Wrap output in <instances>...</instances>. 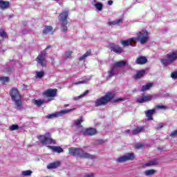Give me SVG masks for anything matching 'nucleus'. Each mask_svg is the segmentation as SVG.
I'll return each mask as SVG.
<instances>
[{
    "label": "nucleus",
    "instance_id": "52",
    "mask_svg": "<svg viewBox=\"0 0 177 177\" xmlns=\"http://www.w3.org/2000/svg\"><path fill=\"white\" fill-rule=\"evenodd\" d=\"M51 48L50 46H47L46 48V50H48V49H49V48Z\"/></svg>",
    "mask_w": 177,
    "mask_h": 177
},
{
    "label": "nucleus",
    "instance_id": "27",
    "mask_svg": "<svg viewBox=\"0 0 177 177\" xmlns=\"http://www.w3.org/2000/svg\"><path fill=\"white\" fill-rule=\"evenodd\" d=\"M88 93H89V91L86 90L84 93H83L80 95L74 97L73 100H80V99H82V97H84V96H86V95H88Z\"/></svg>",
    "mask_w": 177,
    "mask_h": 177
},
{
    "label": "nucleus",
    "instance_id": "2",
    "mask_svg": "<svg viewBox=\"0 0 177 177\" xmlns=\"http://www.w3.org/2000/svg\"><path fill=\"white\" fill-rule=\"evenodd\" d=\"M177 60V50H173L168 53L164 58L160 59V62L163 66H169L172 63H175Z\"/></svg>",
    "mask_w": 177,
    "mask_h": 177
},
{
    "label": "nucleus",
    "instance_id": "53",
    "mask_svg": "<svg viewBox=\"0 0 177 177\" xmlns=\"http://www.w3.org/2000/svg\"><path fill=\"white\" fill-rule=\"evenodd\" d=\"M126 132H127V133L129 132V130H127Z\"/></svg>",
    "mask_w": 177,
    "mask_h": 177
},
{
    "label": "nucleus",
    "instance_id": "15",
    "mask_svg": "<svg viewBox=\"0 0 177 177\" xmlns=\"http://www.w3.org/2000/svg\"><path fill=\"white\" fill-rule=\"evenodd\" d=\"M83 135H89L90 136H93V135H96L97 133V131H96L95 129L93 128H89V129H83Z\"/></svg>",
    "mask_w": 177,
    "mask_h": 177
},
{
    "label": "nucleus",
    "instance_id": "33",
    "mask_svg": "<svg viewBox=\"0 0 177 177\" xmlns=\"http://www.w3.org/2000/svg\"><path fill=\"white\" fill-rule=\"evenodd\" d=\"M45 75V72L44 71H36L35 78H42Z\"/></svg>",
    "mask_w": 177,
    "mask_h": 177
},
{
    "label": "nucleus",
    "instance_id": "24",
    "mask_svg": "<svg viewBox=\"0 0 177 177\" xmlns=\"http://www.w3.org/2000/svg\"><path fill=\"white\" fill-rule=\"evenodd\" d=\"M145 74H146V71L145 70L138 71L137 72V74L134 76V78L136 80H139V78H142V77H143Z\"/></svg>",
    "mask_w": 177,
    "mask_h": 177
},
{
    "label": "nucleus",
    "instance_id": "38",
    "mask_svg": "<svg viewBox=\"0 0 177 177\" xmlns=\"http://www.w3.org/2000/svg\"><path fill=\"white\" fill-rule=\"evenodd\" d=\"M4 71L6 73H8V74H10V73H12V71H13V68L6 66Z\"/></svg>",
    "mask_w": 177,
    "mask_h": 177
},
{
    "label": "nucleus",
    "instance_id": "3",
    "mask_svg": "<svg viewBox=\"0 0 177 177\" xmlns=\"http://www.w3.org/2000/svg\"><path fill=\"white\" fill-rule=\"evenodd\" d=\"M12 100L15 103L17 109H21V95L17 88H12L10 93Z\"/></svg>",
    "mask_w": 177,
    "mask_h": 177
},
{
    "label": "nucleus",
    "instance_id": "4",
    "mask_svg": "<svg viewBox=\"0 0 177 177\" xmlns=\"http://www.w3.org/2000/svg\"><path fill=\"white\" fill-rule=\"evenodd\" d=\"M114 98V93H108L104 97L97 99L95 102V107H99V106H103L107 104L109 102Z\"/></svg>",
    "mask_w": 177,
    "mask_h": 177
},
{
    "label": "nucleus",
    "instance_id": "48",
    "mask_svg": "<svg viewBox=\"0 0 177 177\" xmlns=\"http://www.w3.org/2000/svg\"><path fill=\"white\" fill-rule=\"evenodd\" d=\"M164 125L162 124H158V127H156V129H161Z\"/></svg>",
    "mask_w": 177,
    "mask_h": 177
},
{
    "label": "nucleus",
    "instance_id": "51",
    "mask_svg": "<svg viewBox=\"0 0 177 177\" xmlns=\"http://www.w3.org/2000/svg\"><path fill=\"white\" fill-rule=\"evenodd\" d=\"M108 5H109L110 6H111V5H113V1L109 0V1H108Z\"/></svg>",
    "mask_w": 177,
    "mask_h": 177
},
{
    "label": "nucleus",
    "instance_id": "34",
    "mask_svg": "<svg viewBox=\"0 0 177 177\" xmlns=\"http://www.w3.org/2000/svg\"><path fill=\"white\" fill-rule=\"evenodd\" d=\"M9 77H0V81L2 82V84H8L9 82Z\"/></svg>",
    "mask_w": 177,
    "mask_h": 177
},
{
    "label": "nucleus",
    "instance_id": "6",
    "mask_svg": "<svg viewBox=\"0 0 177 177\" xmlns=\"http://www.w3.org/2000/svg\"><path fill=\"white\" fill-rule=\"evenodd\" d=\"M38 139L41 145H56V141L50 137V133H46L45 135L39 136Z\"/></svg>",
    "mask_w": 177,
    "mask_h": 177
},
{
    "label": "nucleus",
    "instance_id": "16",
    "mask_svg": "<svg viewBox=\"0 0 177 177\" xmlns=\"http://www.w3.org/2000/svg\"><path fill=\"white\" fill-rule=\"evenodd\" d=\"M10 6V3L9 1L0 0V9H1V10H6V9H9Z\"/></svg>",
    "mask_w": 177,
    "mask_h": 177
},
{
    "label": "nucleus",
    "instance_id": "14",
    "mask_svg": "<svg viewBox=\"0 0 177 177\" xmlns=\"http://www.w3.org/2000/svg\"><path fill=\"white\" fill-rule=\"evenodd\" d=\"M57 92V89L49 88L44 93V96H46V97H55V96H56Z\"/></svg>",
    "mask_w": 177,
    "mask_h": 177
},
{
    "label": "nucleus",
    "instance_id": "5",
    "mask_svg": "<svg viewBox=\"0 0 177 177\" xmlns=\"http://www.w3.org/2000/svg\"><path fill=\"white\" fill-rule=\"evenodd\" d=\"M67 17H68V10H63L58 17V20L59 21V23H61L63 32H66V31H67Z\"/></svg>",
    "mask_w": 177,
    "mask_h": 177
},
{
    "label": "nucleus",
    "instance_id": "45",
    "mask_svg": "<svg viewBox=\"0 0 177 177\" xmlns=\"http://www.w3.org/2000/svg\"><path fill=\"white\" fill-rule=\"evenodd\" d=\"M84 177H95V174L93 173L86 174Z\"/></svg>",
    "mask_w": 177,
    "mask_h": 177
},
{
    "label": "nucleus",
    "instance_id": "11",
    "mask_svg": "<svg viewBox=\"0 0 177 177\" xmlns=\"http://www.w3.org/2000/svg\"><path fill=\"white\" fill-rule=\"evenodd\" d=\"M138 39L136 37H132L128 39L127 40H121L120 43L122 46H135V44H136Z\"/></svg>",
    "mask_w": 177,
    "mask_h": 177
},
{
    "label": "nucleus",
    "instance_id": "23",
    "mask_svg": "<svg viewBox=\"0 0 177 177\" xmlns=\"http://www.w3.org/2000/svg\"><path fill=\"white\" fill-rule=\"evenodd\" d=\"M147 62V59L145 57H139L137 58L136 64H145Z\"/></svg>",
    "mask_w": 177,
    "mask_h": 177
},
{
    "label": "nucleus",
    "instance_id": "47",
    "mask_svg": "<svg viewBox=\"0 0 177 177\" xmlns=\"http://www.w3.org/2000/svg\"><path fill=\"white\" fill-rule=\"evenodd\" d=\"M125 99L124 98H117L115 100V102H124Z\"/></svg>",
    "mask_w": 177,
    "mask_h": 177
},
{
    "label": "nucleus",
    "instance_id": "40",
    "mask_svg": "<svg viewBox=\"0 0 177 177\" xmlns=\"http://www.w3.org/2000/svg\"><path fill=\"white\" fill-rule=\"evenodd\" d=\"M171 77L173 80H176V78H177V71H175L172 72L171 74Z\"/></svg>",
    "mask_w": 177,
    "mask_h": 177
},
{
    "label": "nucleus",
    "instance_id": "8",
    "mask_svg": "<svg viewBox=\"0 0 177 177\" xmlns=\"http://www.w3.org/2000/svg\"><path fill=\"white\" fill-rule=\"evenodd\" d=\"M125 64L126 62L124 61H120L115 63L111 66V70L108 72V77H114V75H115V73H117V68H118V67H124Z\"/></svg>",
    "mask_w": 177,
    "mask_h": 177
},
{
    "label": "nucleus",
    "instance_id": "31",
    "mask_svg": "<svg viewBox=\"0 0 177 177\" xmlns=\"http://www.w3.org/2000/svg\"><path fill=\"white\" fill-rule=\"evenodd\" d=\"M88 56H91V50H88L85 54H84L82 56H81L79 58V60L80 62H82V60H84V59H86V57H88Z\"/></svg>",
    "mask_w": 177,
    "mask_h": 177
},
{
    "label": "nucleus",
    "instance_id": "29",
    "mask_svg": "<svg viewBox=\"0 0 177 177\" xmlns=\"http://www.w3.org/2000/svg\"><path fill=\"white\" fill-rule=\"evenodd\" d=\"M145 175L146 176H151L156 174V170L154 169H150V170H147L144 172Z\"/></svg>",
    "mask_w": 177,
    "mask_h": 177
},
{
    "label": "nucleus",
    "instance_id": "49",
    "mask_svg": "<svg viewBox=\"0 0 177 177\" xmlns=\"http://www.w3.org/2000/svg\"><path fill=\"white\" fill-rule=\"evenodd\" d=\"M104 141H103V140H97L98 145H102V144L104 143Z\"/></svg>",
    "mask_w": 177,
    "mask_h": 177
},
{
    "label": "nucleus",
    "instance_id": "35",
    "mask_svg": "<svg viewBox=\"0 0 177 177\" xmlns=\"http://www.w3.org/2000/svg\"><path fill=\"white\" fill-rule=\"evenodd\" d=\"M73 55V51H66L65 53V55H64V57L65 59H71V56Z\"/></svg>",
    "mask_w": 177,
    "mask_h": 177
},
{
    "label": "nucleus",
    "instance_id": "30",
    "mask_svg": "<svg viewBox=\"0 0 177 177\" xmlns=\"http://www.w3.org/2000/svg\"><path fill=\"white\" fill-rule=\"evenodd\" d=\"M21 175L22 176H31V175H32V171L26 170V171H21Z\"/></svg>",
    "mask_w": 177,
    "mask_h": 177
},
{
    "label": "nucleus",
    "instance_id": "41",
    "mask_svg": "<svg viewBox=\"0 0 177 177\" xmlns=\"http://www.w3.org/2000/svg\"><path fill=\"white\" fill-rule=\"evenodd\" d=\"M138 103H145L146 101L145 100V97H140L137 100Z\"/></svg>",
    "mask_w": 177,
    "mask_h": 177
},
{
    "label": "nucleus",
    "instance_id": "13",
    "mask_svg": "<svg viewBox=\"0 0 177 177\" xmlns=\"http://www.w3.org/2000/svg\"><path fill=\"white\" fill-rule=\"evenodd\" d=\"M82 122H84V119L82 118L77 119L74 122V125L76 129H77V131H79L80 133L84 131V127H82V125H81Z\"/></svg>",
    "mask_w": 177,
    "mask_h": 177
},
{
    "label": "nucleus",
    "instance_id": "17",
    "mask_svg": "<svg viewBox=\"0 0 177 177\" xmlns=\"http://www.w3.org/2000/svg\"><path fill=\"white\" fill-rule=\"evenodd\" d=\"M58 167H60V161H55L52 163H50L47 166L48 169H56V168H58Z\"/></svg>",
    "mask_w": 177,
    "mask_h": 177
},
{
    "label": "nucleus",
    "instance_id": "9",
    "mask_svg": "<svg viewBox=\"0 0 177 177\" xmlns=\"http://www.w3.org/2000/svg\"><path fill=\"white\" fill-rule=\"evenodd\" d=\"M73 109H66V110H62L61 111L55 112L52 114H48L46 116V118L47 120H53V118H58V117H63L64 114H67V113H70Z\"/></svg>",
    "mask_w": 177,
    "mask_h": 177
},
{
    "label": "nucleus",
    "instance_id": "32",
    "mask_svg": "<svg viewBox=\"0 0 177 177\" xmlns=\"http://www.w3.org/2000/svg\"><path fill=\"white\" fill-rule=\"evenodd\" d=\"M140 132H143V127H137L136 129L133 130L132 133L133 135H138L140 133Z\"/></svg>",
    "mask_w": 177,
    "mask_h": 177
},
{
    "label": "nucleus",
    "instance_id": "44",
    "mask_svg": "<svg viewBox=\"0 0 177 177\" xmlns=\"http://www.w3.org/2000/svg\"><path fill=\"white\" fill-rule=\"evenodd\" d=\"M170 136L171 138H174V136H177V129L172 131L171 133L170 134Z\"/></svg>",
    "mask_w": 177,
    "mask_h": 177
},
{
    "label": "nucleus",
    "instance_id": "12",
    "mask_svg": "<svg viewBox=\"0 0 177 177\" xmlns=\"http://www.w3.org/2000/svg\"><path fill=\"white\" fill-rule=\"evenodd\" d=\"M46 52V51L39 55L36 59L38 64H40L42 67H45L46 66V60L45 59V56L46 55L45 53Z\"/></svg>",
    "mask_w": 177,
    "mask_h": 177
},
{
    "label": "nucleus",
    "instance_id": "43",
    "mask_svg": "<svg viewBox=\"0 0 177 177\" xmlns=\"http://www.w3.org/2000/svg\"><path fill=\"white\" fill-rule=\"evenodd\" d=\"M0 37L3 38H8V35L4 31L0 32Z\"/></svg>",
    "mask_w": 177,
    "mask_h": 177
},
{
    "label": "nucleus",
    "instance_id": "36",
    "mask_svg": "<svg viewBox=\"0 0 177 177\" xmlns=\"http://www.w3.org/2000/svg\"><path fill=\"white\" fill-rule=\"evenodd\" d=\"M34 104L36 106H41V104H44V100H35L34 101Z\"/></svg>",
    "mask_w": 177,
    "mask_h": 177
},
{
    "label": "nucleus",
    "instance_id": "21",
    "mask_svg": "<svg viewBox=\"0 0 177 177\" xmlns=\"http://www.w3.org/2000/svg\"><path fill=\"white\" fill-rule=\"evenodd\" d=\"M111 50H113L115 53H122V48L115 45H113L111 47Z\"/></svg>",
    "mask_w": 177,
    "mask_h": 177
},
{
    "label": "nucleus",
    "instance_id": "50",
    "mask_svg": "<svg viewBox=\"0 0 177 177\" xmlns=\"http://www.w3.org/2000/svg\"><path fill=\"white\" fill-rule=\"evenodd\" d=\"M157 108L158 109H165V106H161V105H158V106H157Z\"/></svg>",
    "mask_w": 177,
    "mask_h": 177
},
{
    "label": "nucleus",
    "instance_id": "19",
    "mask_svg": "<svg viewBox=\"0 0 177 177\" xmlns=\"http://www.w3.org/2000/svg\"><path fill=\"white\" fill-rule=\"evenodd\" d=\"M145 113L146 117L148 118V120H153V114H154V113H156V109H150L148 111H145Z\"/></svg>",
    "mask_w": 177,
    "mask_h": 177
},
{
    "label": "nucleus",
    "instance_id": "37",
    "mask_svg": "<svg viewBox=\"0 0 177 177\" xmlns=\"http://www.w3.org/2000/svg\"><path fill=\"white\" fill-rule=\"evenodd\" d=\"M10 131H17V129H19V125L17 124H12L9 128Z\"/></svg>",
    "mask_w": 177,
    "mask_h": 177
},
{
    "label": "nucleus",
    "instance_id": "18",
    "mask_svg": "<svg viewBox=\"0 0 177 177\" xmlns=\"http://www.w3.org/2000/svg\"><path fill=\"white\" fill-rule=\"evenodd\" d=\"M48 149L54 153H63V148L57 146H48Z\"/></svg>",
    "mask_w": 177,
    "mask_h": 177
},
{
    "label": "nucleus",
    "instance_id": "7",
    "mask_svg": "<svg viewBox=\"0 0 177 177\" xmlns=\"http://www.w3.org/2000/svg\"><path fill=\"white\" fill-rule=\"evenodd\" d=\"M136 38L137 41H140L141 45H145L149 41V32L146 30H142L137 33V37Z\"/></svg>",
    "mask_w": 177,
    "mask_h": 177
},
{
    "label": "nucleus",
    "instance_id": "1",
    "mask_svg": "<svg viewBox=\"0 0 177 177\" xmlns=\"http://www.w3.org/2000/svg\"><path fill=\"white\" fill-rule=\"evenodd\" d=\"M69 154H71V156H75V157H80L81 158H88L89 160H95V158H96V156L85 153L80 148H69Z\"/></svg>",
    "mask_w": 177,
    "mask_h": 177
},
{
    "label": "nucleus",
    "instance_id": "39",
    "mask_svg": "<svg viewBox=\"0 0 177 177\" xmlns=\"http://www.w3.org/2000/svg\"><path fill=\"white\" fill-rule=\"evenodd\" d=\"M144 99H145V102H150V100H151V99H153V96L145 95V96H144Z\"/></svg>",
    "mask_w": 177,
    "mask_h": 177
},
{
    "label": "nucleus",
    "instance_id": "46",
    "mask_svg": "<svg viewBox=\"0 0 177 177\" xmlns=\"http://www.w3.org/2000/svg\"><path fill=\"white\" fill-rule=\"evenodd\" d=\"M136 149H142V147H143V145L141 143H138V144L136 145Z\"/></svg>",
    "mask_w": 177,
    "mask_h": 177
},
{
    "label": "nucleus",
    "instance_id": "25",
    "mask_svg": "<svg viewBox=\"0 0 177 177\" xmlns=\"http://www.w3.org/2000/svg\"><path fill=\"white\" fill-rule=\"evenodd\" d=\"M44 34H50V32H53V28L52 26H45L43 30Z\"/></svg>",
    "mask_w": 177,
    "mask_h": 177
},
{
    "label": "nucleus",
    "instance_id": "26",
    "mask_svg": "<svg viewBox=\"0 0 177 177\" xmlns=\"http://www.w3.org/2000/svg\"><path fill=\"white\" fill-rule=\"evenodd\" d=\"M153 86V83H147V84L142 86V88H141V92H145V91H149L150 88Z\"/></svg>",
    "mask_w": 177,
    "mask_h": 177
},
{
    "label": "nucleus",
    "instance_id": "42",
    "mask_svg": "<svg viewBox=\"0 0 177 177\" xmlns=\"http://www.w3.org/2000/svg\"><path fill=\"white\" fill-rule=\"evenodd\" d=\"M88 81H89V80L79 81L78 82L75 83V85H80L81 84H86L88 82Z\"/></svg>",
    "mask_w": 177,
    "mask_h": 177
},
{
    "label": "nucleus",
    "instance_id": "28",
    "mask_svg": "<svg viewBox=\"0 0 177 177\" xmlns=\"http://www.w3.org/2000/svg\"><path fill=\"white\" fill-rule=\"evenodd\" d=\"M121 23H122V19H118L116 21H109V22H108V24L109 26H111V25H113V26L118 25H118L121 24Z\"/></svg>",
    "mask_w": 177,
    "mask_h": 177
},
{
    "label": "nucleus",
    "instance_id": "20",
    "mask_svg": "<svg viewBox=\"0 0 177 177\" xmlns=\"http://www.w3.org/2000/svg\"><path fill=\"white\" fill-rule=\"evenodd\" d=\"M92 5H93L96 9H97L100 12L103 9V4L102 3H97V1L93 0L92 1Z\"/></svg>",
    "mask_w": 177,
    "mask_h": 177
},
{
    "label": "nucleus",
    "instance_id": "10",
    "mask_svg": "<svg viewBox=\"0 0 177 177\" xmlns=\"http://www.w3.org/2000/svg\"><path fill=\"white\" fill-rule=\"evenodd\" d=\"M133 160H135V154L127 153L123 156L118 158L116 161L117 162H125L126 161H133Z\"/></svg>",
    "mask_w": 177,
    "mask_h": 177
},
{
    "label": "nucleus",
    "instance_id": "22",
    "mask_svg": "<svg viewBox=\"0 0 177 177\" xmlns=\"http://www.w3.org/2000/svg\"><path fill=\"white\" fill-rule=\"evenodd\" d=\"M158 164H159L158 160L153 159L145 163L144 167H151V165H158Z\"/></svg>",
    "mask_w": 177,
    "mask_h": 177
}]
</instances>
